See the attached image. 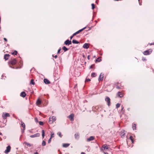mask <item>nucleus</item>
I'll return each instance as SVG.
<instances>
[{"instance_id":"f257e3e1","label":"nucleus","mask_w":154,"mask_h":154,"mask_svg":"<svg viewBox=\"0 0 154 154\" xmlns=\"http://www.w3.org/2000/svg\"><path fill=\"white\" fill-rule=\"evenodd\" d=\"M56 120V117L54 116H53L51 117H50L49 120V123L50 124H52L53 122L55 121Z\"/></svg>"},{"instance_id":"f03ea898","label":"nucleus","mask_w":154,"mask_h":154,"mask_svg":"<svg viewBox=\"0 0 154 154\" xmlns=\"http://www.w3.org/2000/svg\"><path fill=\"white\" fill-rule=\"evenodd\" d=\"M152 52V51L151 49H150L144 51L143 52V54L144 55H148L150 54Z\"/></svg>"},{"instance_id":"7ed1b4c3","label":"nucleus","mask_w":154,"mask_h":154,"mask_svg":"<svg viewBox=\"0 0 154 154\" xmlns=\"http://www.w3.org/2000/svg\"><path fill=\"white\" fill-rule=\"evenodd\" d=\"M104 76V74L102 73H100L98 79V81H102L103 80V78Z\"/></svg>"},{"instance_id":"20e7f679","label":"nucleus","mask_w":154,"mask_h":154,"mask_svg":"<svg viewBox=\"0 0 154 154\" xmlns=\"http://www.w3.org/2000/svg\"><path fill=\"white\" fill-rule=\"evenodd\" d=\"M17 62V60L16 59H14L12 60H11L9 61V64H11L12 65H14L16 64Z\"/></svg>"},{"instance_id":"39448f33","label":"nucleus","mask_w":154,"mask_h":154,"mask_svg":"<svg viewBox=\"0 0 154 154\" xmlns=\"http://www.w3.org/2000/svg\"><path fill=\"white\" fill-rule=\"evenodd\" d=\"M11 149V146H8L6 147V149L5 151V152L6 154L8 153L10 151Z\"/></svg>"},{"instance_id":"423d86ee","label":"nucleus","mask_w":154,"mask_h":154,"mask_svg":"<svg viewBox=\"0 0 154 154\" xmlns=\"http://www.w3.org/2000/svg\"><path fill=\"white\" fill-rule=\"evenodd\" d=\"M72 44V42L69 39L66 40L64 42V44L66 45H69Z\"/></svg>"},{"instance_id":"0eeeda50","label":"nucleus","mask_w":154,"mask_h":154,"mask_svg":"<svg viewBox=\"0 0 154 154\" xmlns=\"http://www.w3.org/2000/svg\"><path fill=\"white\" fill-rule=\"evenodd\" d=\"M74 114L72 113L68 116V118L70 119L71 121H73L74 120Z\"/></svg>"},{"instance_id":"6e6552de","label":"nucleus","mask_w":154,"mask_h":154,"mask_svg":"<svg viewBox=\"0 0 154 154\" xmlns=\"http://www.w3.org/2000/svg\"><path fill=\"white\" fill-rule=\"evenodd\" d=\"M105 100L107 102V103L108 105V106H109L110 105V100L109 98L108 97H106L105 99Z\"/></svg>"},{"instance_id":"1a4fd4ad","label":"nucleus","mask_w":154,"mask_h":154,"mask_svg":"<svg viewBox=\"0 0 154 154\" xmlns=\"http://www.w3.org/2000/svg\"><path fill=\"white\" fill-rule=\"evenodd\" d=\"M40 134L39 133H37L35 134H33L32 135H31L30 136V137L31 138H34V137H39L40 136Z\"/></svg>"},{"instance_id":"9d476101","label":"nucleus","mask_w":154,"mask_h":154,"mask_svg":"<svg viewBox=\"0 0 154 154\" xmlns=\"http://www.w3.org/2000/svg\"><path fill=\"white\" fill-rule=\"evenodd\" d=\"M10 116L9 114L7 113H5L4 115L3 114L2 116L3 118L4 119H6L7 117Z\"/></svg>"},{"instance_id":"9b49d317","label":"nucleus","mask_w":154,"mask_h":154,"mask_svg":"<svg viewBox=\"0 0 154 154\" xmlns=\"http://www.w3.org/2000/svg\"><path fill=\"white\" fill-rule=\"evenodd\" d=\"M89 44L88 43H85L84 44L83 48L85 49H88L89 48Z\"/></svg>"},{"instance_id":"f8f14e48","label":"nucleus","mask_w":154,"mask_h":154,"mask_svg":"<svg viewBox=\"0 0 154 154\" xmlns=\"http://www.w3.org/2000/svg\"><path fill=\"white\" fill-rule=\"evenodd\" d=\"M94 139V137L93 136H91L89 138L87 139V141L89 142L93 140Z\"/></svg>"},{"instance_id":"ddd939ff","label":"nucleus","mask_w":154,"mask_h":154,"mask_svg":"<svg viewBox=\"0 0 154 154\" xmlns=\"http://www.w3.org/2000/svg\"><path fill=\"white\" fill-rule=\"evenodd\" d=\"M109 145H107L106 144H104L102 146V148H103L104 150L107 149H108Z\"/></svg>"},{"instance_id":"4468645a","label":"nucleus","mask_w":154,"mask_h":154,"mask_svg":"<svg viewBox=\"0 0 154 154\" xmlns=\"http://www.w3.org/2000/svg\"><path fill=\"white\" fill-rule=\"evenodd\" d=\"M10 56V55H9V54H5L4 55V59L5 60H8V59Z\"/></svg>"},{"instance_id":"2eb2a0df","label":"nucleus","mask_w":154,"mask_h":154,"mask_svg":"<svg viewBox=\"0 0 154 154\" xmlns=\"http://www.w3.org/2000/svg\"><path fill=\"white\" fill-rule=\"evenodd\" d=\"M20 95L21 97H26V94L25 92L23 91L20 93Z\"/></svg>"},{"instance_id":"dca6fc26","label":"nucleus","mask_w":154,"mask_h":154,"mask_svg":"<svg viewBox=\"0 0 154 154\" xmlns=\"http://www.w3.org/2000/svg\"><path fill=\"white\" fill-rule=\"evenodd\" d=\"M44 83L47 84H49L50 83V82L47 79H45L44 80Z\"/></svg>"},{"instance_id":"f3484780","label":"nucleus","mask_w":154,"mask_h":154,"mask_svg":"<svg viewBox=\"0 0 154 154\" xmlns=\"http://www.w3.org/2000/svg\"><path fill=\"white\" fill-rule=\"evenodd\" d=\"M21 126L23 127V129L25 130V125L22 121L21 122Z\"/></svg>"},{"instance_id":"a211bd4d","label":"nucleus","mask_w":154,"mask_h":154,"mask_svg":"<svg viewBox=\"0 0 154 154\" xmlns=\"http://www.w3.org/2000/svg\"><path fill=\"white\" fill-rule=\"evenodd\" d=\"M75 138L76 139H78L79 138V133H77L75 134Z\"/></svg>"},{"instance_id":"6ab92c4d","label":"nucleus","mask_w":154,"mask_h":154,"mask_svg":"<svg viewBox=\"0 0 154 154\" xmlns=\"http://www.w3.org/2000/svg\"><path fill=\"white\" fill-rule=\"evenodd\" d=\"M117 94L118 96H119L120 97H122L123 96V94L121 93L120 92H118Z\"/></svg>"},{"instance_id":"aec40b11","label":"nucleus","mask_w":154,"mask_h":154,"mask_svg":"<svg viewBox=\"0 0 154 154\" xmlns=\"http://www.w3.org/2000/svg\"><path fill=\"white\" fill-rule=\"evenodd\" d=\"M62 49L64 51V52L66 51H67L69 50V49L67 48H66L65 46H63L62 47Z\"/></svg>"},{"instance_id":"412c9836","label":"nucleus","mask_w":154,"mask_h":154,"mask_svg":"<svg viewBox=\"0 0 154 154\" xmlns=\"http://www.w3.org/2000/svg\"><path fill=\"white\" fill-rule=\"evenodd\" d=\"M42 103V101L39 99H38L36 101V104L37 105H39Z\"/></svg>"},{"instance_id":"4be33fe9","label":"nucleus","mask_w":154,"mask_h":154,"mask_svg":"<svg viewBox=\"0 0 154 154\" xmlns=\"http://www.w3.org/2000/svg\"><path fill=\"white\" fill-rule=\"evenodd\" d=\"M69 145V143H64L63 144V147L66 148L68 147Z\"/></svg>"},{"instance_id":"5701e85b","label":"nucleus","mask_w":154,"mask_h":154,"mask_svg":"<svg viewBox=\"0 0 154 154\" xmlns=\"http://www.w3.org/2000/svg\"><path fill=\"white\" fill-rule=\"evenodd\" d=\"M72 42L73 44H79V42L75 40H73Z\"/></svg>"},{"instance_id":"b1692460","label":"nucleus","mask_w":154,"mask_h":154,"mask_svg":"<svg viewBox=\"0 0 154 154\" xmlns=\"http://www.w3.org/2000/svg\"><path fill=\"white\" fill-rule=\"evenodd\" d=\"M82 32V30H81V29L78 30L77 32H76L75 33L73 34V35H76L79 34V33Z\"/></svg>"},{"instance_id":"393cba45","label":"nucleus","mask_w":154,"mask_h":154,"mask_svg":"<svg viewBox=\"0 0 154 154\" xmlns=\"http://www.w3.org/2000/svg\"><path fill=\"white\" fill-rule=\"evenodd\" d=\"M24 143L26 145H27V146H28L29 147L31 146L32 145L28 143H27L26 142H24Z\"/></svg>"},{"instance_id":"a878e982","label":"nucleus","mask_w":154,"mask_h":154,"mask_svg":"<svg viewBox=\"0 0 154 154\" xmlns=\"http://www.w3.org/2000/svg\"><path fill=\"white\" fill-rule=\"evenodd\" d=\"M132 128L133 130H134L136 129V125L135 124H133Z\"/></svg>"},{"instance_id":"bb28decb","label":"nucleus","mask_w":154,"mask_h":154,"mask_svg":"<svg viewBox=\"0 0 154 154\" xmlns=\"http://www.w3.org/2000/svg\"><path fill=\"white\" fill-rule=\"evenodd\" d=\"M30 83L33 85L35 84V82H34V80L33 79H32L31 80Z\"/></svg>"},{"instance_id":"cd10ccee","label":"nucleus","mask_w":154,"mask_h":154,"mask_svg":"<svg viewBox=\"0 0 154 154\" xmlns=\"http://www.w3.org/2000/svg\"><path fill=\"white\" fill-rule=\"evenodd\" d=\"M101 60L100 58H98L96 60V62H99Z\"/></svg>"},{"instance_id":"c85d7f7f","label":"nucleus","mask_w":154,"mask_h":154,"mask_svg":"<svg viewBox=\"0 0 154 154\" xmlns=\"http://www.w3.org/2000/svg\"><path fill=\"white\" fill-rule=\"evenodd\" d=\"M96 75H97V74L94 72H93L91 74V76H92V77H95L96 76Z\"/></svg>"},{"instance_id":"c756f323","label":"nucleus","mask_w":154,"mask_h":154,"mask_svg":"<svg viewBox=\"0 0 154 154\" xmlns=\"http://www.w3.org/2000/svg\"><path fill=\"white\" fill-rule=\"evenodd\" d=\"M42 137L43 138L45 136V131L44 130H42Z\"/></svg>"},{"instance_id":"7c9ffc66","label":"nucleus","mask_w":154,"mask_h":154,"mask_svg":"<svg viewBox=\"0 0 154 154\" xmlns=\"http://www.w3.org/2000/svg\"><path fill=\"white\" fill-rule=\"evenodd\" d=\"M17 52L16 51H15L13 52L12 53V54L13 55H17Z\"/></svg>"},{"instance_id":"2f4dec72","label":"nucleus","mask_w":154,"mask_h":154,"mask_svg":"<svg viewBox=\"0 0 154 154\" xmlns=\"http://www.w3.org/2000/svg\"><path fill=\"white\" fill-rule=\"evenodd\" d=\"M123 130H122L121 131L122 132H123V134L122 135V137H124L125 136V133H124V132H125V131L123 130Z\"/></svg>"},{"instance_id":"473e14b6","label":"nucleus","mask_w":154,"mask_h":154,"mask_svg":"<svg viewBox=\"0 0 154 154\" xmlns=\"http://www.w3.org/2000/svg\"><path fill=\"white\" fill-rule=\"evenodd\" d=\"M57 135L60 137H62V135H61V133L60 132H59L57 133Z\"/></svg>"},{"instance_id":"72a5a7b5","label":"nucleus","mask_w":154,"mask_h":154,"mask_svg":"<svg viewBox=\"0 0 154 154\" xmlns=\"http://www.w3.org/2000/svg\"><path fill=\"white\" fill-rule=\"evenodd\" d=\"M46 143L45 142L44 140H43L42 142V145L43 146H45L46 145Z\"/></svg>"},{"instance_id":"f704fd0d","label":"nucleus","mask_w":154,"mask_h":154,"mask_svg":"<svg viewBox=\"0 0 154 154\" xmlns=\"http://www.w3.org/2000/svg\"><path fill=\"white\" fill-rule=\"evenodd\" d=\"M120 104L118 103H117L116 105V108H118L120 106Z\"/></svg>"},{"instance_id":"c9c22d12","label":"nucleus","mask_w":154,"mask_h":154,"mask_svg":"<svg viewBox=\"0 0 154 154\" xmlns=\"http://www.w3.org/2000/svg\"><path fill=\"white\" fill-rule=\"evenodd\" d=\"M91 5L92 6V8L93 10L95 8V5L94 4L92 3L91 4Z\"/></svg>"},{"instance_id":"e433bc0d","label":"nucleus","mask_w":154,"mask_h":154,"mask_svg":"<svg viewBox=\"0 0 154 154\" xmlns=\"http://www.w3.org/2000/svg\"><path fill=\"white\" fill-rule=\"evenodd\" d=\"M39 124L41 125H44V123L43 122L41 121H39Z\"/></svg>"},{"instance_id":"4c0bfd02","label":"nucleus","mask_w":154,"mask_h":154,"mask_svg":"<svg viewBox=\"0 0 154 154\" xmlns=\"http://www.w3.org/2000/svg\"><path fill=\"white\" fill-rule=\"evenodd\" d=\"M129 139L131 140L132 143H133V137L132 136H131L129 137Z\"/></svg>"},{"instance_id":"58836bf2","label":"nucleus","mask_w":154,"mask_h":154,"mask_svg":"<svg viewBox=\"0 0 154 154\" xmlns=\"http://www.w3.org/2000/svg\"><path fill=\"white\" fill-rule=\"evenodd\" d=\"M94 64H92L90 66L89 69H90L91 68H93L94 67Z\"/></svg>"},{"instance_id":"ea45409f","label":"nucleus","mask_w":154,"mask_h":154,"mask_svg":"<svg viewBox=\"0 0 154 154\" xmlns=\"http://www.w3.org/2000/svg\"><path fill=\"white\" fill-rule=\"evenodd\" d=\"M91 81V80L90 79H86L85 80V82H88Z\"/></svg>"},{"instance_id":"a19ab883","label":"nucleus","mask_w":154,"mask_h":154,"mask_svg":"<svg viewBox=\"0 0 154 154\" xmlns=\"http://www.w3.org/2000/svg\"><path fill=\"white\" fill-rule=\"evenodd\" d=\"M61 49V48H60L58 50V51H57V54H59L60 53Z\"/></svg>"},{"instance_id":"79ce46f5","label":"nucleus","mask_w":154,"mask_h":154,"mask_svg":"<svg viewBox=\"0 0 154 154\" xmlns=\"http://www.w3.org/2000/svg\"><path fill=\"white\" fill-rule=\"evenodd\" d=\"M54 133H52V132L51 133V138H52V137H54Z\"/></svg>"},{"instance_id":"37998d69","label":"nucleus","mask_w":154,"mask_h":154,"mask_svg":"<svg viewBox=\"0 0 154 154\" xmlns=\"http://www.w3.org/2000/svg\"><path fill=\"white\" fill-rule=\"evenodd\" d=\"M35 120L36 122H38V119L37 118H35Z\"/></svg>"},{"instance_id":"c03bdc74","label":"nucleus","mask_w":154,"mask_h":154,"mask_svg":"<svg viewBox=\"0 0 154 154\" xmlns=\"http://www.w3.org/2000/svg\"><path fill=\"white\" fill-rule=\"evenodd\" d=\"M51 138L49 139L48 140V143H50V142H51Z\"/></svg>"},{"instance_id":"a18cd8bd","label":"nucleus","mask_w":154,"mask_h":154,"mask_svg":"<svg viewBox=\"0 0 154 154\" xmlns=\"http://www.w3.org/2000/svg\"><path fill=\"white\" fill-rule=\"evenodd\" d=\"M86 28V27H84V28H82V29H81V30H82V31L83 30H84Z\"/></svg>"},{"instance_id":"49530a36","label":"nucleus","mask_w":154,"mask_h":154,"mask_svg":"<svg viewBox=\"0 0 154 154\" xmlns=\"http://www.w3.org/2000/svg\"><path fill=\"white\" fill-rule=\"evenodd\" d=\"M74 36V35H73V34L70 37V39H72Z\"/></svg>"},{"instance_id":"de8ad7c7","label":"nucleus","mask_w":154,"mask_h":154,"mask_svg":"<svg viewBox=\"0 0 154 154\" xmlns=\"http://www.w3.org/2000/svg\"><path fill=\"white\" fill-rule=\"evenodd\" d=\"M121 107H122V109H121V111H122L123 110V109H124V107L123 106H122Z\"/></svg>"},{"instance_id":"09e8293b","label":"nucleus","mask_w":154,"mask_h":154,"mask_svg":"<svg viewBox=\"0 0 154 154\" xmlns=\"http://www.w3.org/2000/svg\"><path fill=\"white\" fill-rule=\"evenodd\" d=\"M142 60L143 61L146 60V59L145 58H143V57L142 58Z\"/></svg>"},{"instance_id":"8fccbe9b","label":"nucleus","mask_w":154,"mask_h":154,"mask_svg":"<svg viewBox=\"0 0 154 154\" xmlns=\"http://www.w3.org/2000/svg\"><path fill=\"white\" fill-rule=\"evenodd\" d=\"M4 39L6 41V42L7 41V40L6 38H4Z\"/></svg>"},{"instance_id":"3c124183","label":"nucleus","mask_w":154,"mask_h":154,"mask_svg":"<svg viewBox=\"0 0 154 154\" xmlns=\"http://www.w3.org/2000/svg\"><path fill=\"white\" fill-rule=\"evenodd\" d=\"M99 1V0H97L96 1V3H97V4H98V3Z\"/></svg>"},{"instance_id":"603ef678","label":"nucleus","mask_w":154,"mask_h":154,"mask_svg":"<svg viewBox=\"0 0 154 154\" xmlns=\"http://www.w3.org/2000/svg\"><path fill=\"white\" fill-rule=\"evenodd\" d=\"M116 88L117 89H120V87H119V86H117L116 87Z\"/></svg>"},{"instance_id":"864d4df0","label":"nucleus","mask_w":154,"mask_h":154,"mask_svg":"<svg viewBox=\"0 0 154 154\" xmlns=\"http://www.w3.org/2000/svg\"><path fill=\"white\" fill-rule=\"evenodd\" d=\"M54 57L55 58H56L57 57V55H56L54 56Z\"/></svg>"},{"instance_id":"5fc2aeb1","label":"nucleus","mask_w":154,"mask_h":154,"mask_svg":"<svg viewBox=\"0 0 154 154\" xmlns=\"http://www.w3.org/2000/svg\"><path fill=\"white\" fill-rule=\"evenodd\" d=\"M89 57H90V56L89 55H88V57H87V58H88V60H89L90 59Z\"/></svg>"},{"instance_id":"6e6d98bb","label":"nucleus","mask_w":154,"mask_h":154,"mask_svg":"<svg viewBox=\"0 0 154 154\" xmlns=\"http://www.w3.org/2000/svg\"><path fill=\"white\" fill-rule=\"evenodd\" d=\"M105 154H109L107 152H103Z\"/></svg>"},{"instance_id":"4d7b16f0","label":"nucleus","mask_w":154,"mask_h":154,"mask_svg":"<svg viewBox=\"0 0 154 154\" xmlns=\"http://www.w3.org/2000/svg\"><path fill=\"white\" fill-rule=\"evenodd\" d=\"M24 130L23 129V130H22V133H23L24 132Z\"/></svg>"},{"instance_id":"13d9d810","label":"nucleus","mask_w":154,"mask_h":154,"mask_svg":"<svg viewBox=\"0 0 154 154\" xmlns=\"http://www.w3.org/2000/svg\"><path fill=\"white\" fill-rule=\"evenodd\" d=\"M81 154H85L84 152H82Z\"/></svg>"},{"instance_id":"bf43d9fd","label":"nucleus","mask_w":154,"mask_h":154,"mask_svg":"<svg viewBox=\"0 0 154 154\" xmlns=\"http://www.w3.org/2000/svg\"><path fill=\"white\" fill-rule=\"evenodd\" d=\"M139 4L140 5H141V3L140 2H139Z\"/></svg>"},{"instance_id":"052dcab7","label":"nucleus","mask_w":154,"mask_h":154,"mask_svg":"<svg viewBox=\"0 0 154 154\" xmlns=\"http://www.w3.org/2000/svg\"><path fill=\"white\" fill-rule=\"evenodd\" d=\"M10 67L11 68H13V69H14V67H12V66H10Z\"/></svg>"},{"instance_id":"680f3d73","label":"nucleus","mask_w":154,"mask_h":154,"mask_svg":"<svg viewBox=\"0 0 154 154\" xmlns=\"http://www.w3.org/2000/svg\"><path fill=\"white\" fill-rule=\"evenodd\" d=\"M0 135H2V134L0 132Z\"/></svg>"},{"instance_id":"e2e57ef3","label":"nucleus","mask_w":154,"mask_h":154,"mask_svg":"<svg viewBox=\"0 0 154 154\" xmlns=\"http://www.w3.org/2000/svg\"><path fill=\"white\" fill-rule=\"evenodd\" d=\"M83 57H85V55H83Z\"/></svg>"},{"instance_id":"0e129e2a","label":"nucleus","mask_w":154,"mask_h":154,"mask_svg":"<svg viewBox=\"0 0 154 154\" xmlns=\"http://www.w3.org/2000/svg\"><path fill=\"white\" fill-rule=\"evenodd\" d=\"M152 44L154 45V43H153V44H150V45H152Z\"/></svg>"},{"instance_id":"69168bd1","label":"nucleus","mask_w":154,"mask_h":154,"mask_svg":"<svg viewBox=\"0 0 154 154\" xmlns=\"http://www.w3.org/2000/svg\"><path fill=\"white\" fill-rule=\"evenodd\" d=\"M52 56H53V57H54V55H52Z\"/></svg>"},{"instance_id":"338daca9","label":"nucleus","mask_w":154,"mask_h":154,"mask_svg":"<svg viewBox=\"0 0 154 154\" xmlns=\"http://www.w3.org/2000/svg\"><path fill=\"white\" fill-rule=\"evenodd\" d=\"M94 57H95V56H94Z\"/></svg>"},{"instance_id":"774afa93","label":"nucleus","mask_w":154,"mask_h":154,"mask_svg":"<svg viewBox=\"0 0 154 154\" xmlns=\"http://www.w3.org/2000/svg\"><path fill=\"white\" fill-rule=\"evenodd\" d=\"M3 76V75H2V77Z\"/></svg>"}]
</instances>
